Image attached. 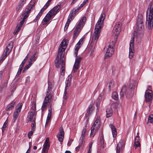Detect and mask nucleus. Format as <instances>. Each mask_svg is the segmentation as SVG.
I'll list each match as a JSON object with an SVG mask.
<instances>
[{
	"label": "nucleus",
	"mask_w": 153,
	"mask_h": 153,
	"mask_svg": "<svg viewBox=\"0 0 153 153\" xmlns=\"http://www.w3.org/2000/svg\"><path fill=\"white\" fill-rule=\"evenodd\" d=\"M105 17L104 13H101L95 26L94 32L91 38V43L92 42L95 44H96L100 37V34L102 24Z\"/></svg>",
	"instance_id": "obj_1"
},
{
	"label": "nucleus",
	"mask_w": 153,
	"mask_h": 153,
	"mask_svg": "<svg viewBox=\"0 0 153 153\" xmlns=\"http://www.w3.org/2000/svg\"><path fill=\"white\" fill-rule=\"evenodd\" d=\"M144 26L143 23L136 24V30H135L133 33V37L131 38L130 41L129 53V57L130 59H132L134 54V39L137 38V35L139 31L144 28Z\"/></svg>",
	"instance_id": "obj_2"
},
{
	"label": "nucleus",
	"mask_w": 153,
	"mask_h": 153,
	"mask_svg": "<svg viewBox=\"0 0 153 153\" xmlns=\"http://www.w3.org/2000/svg\"><path fill=\"white\" fill-rule=\"evenodd\" d=\"M153 25V2H150L147 10L146 26L149 29H151Z\"/></svg>",
	"instance_id": "obj_3"
},
{
	"label": "nucleus",
	"mask_w": 153,
	"mask_h": 153,
	"mask_svg": "<svg viewBox=\"0 0 153 153\" xmlns=\"http://www.w3.org/2000/svg\"><path fill=\"white\" fill-rule=\"evenodd\" d=\"M60 8L59 6H56L51 9L43 19L42 21L43 25L48 24L52 17L55 16L59 12Z\"/></svg>",
	"instance_id": "obj_4"
},
{
	"label": "nucleus",
	"mask_w": 153,
	"mask_h": 153,
	"mask_svg": "<svg viewBox=\"0 0 153 153\" xmlns=\"http://www.w3.org/2000/svg\"><path fill=\"white\" fill-rule=\"evenodd\" d=\"M120 95L121 97L125 96L128 98L132 97L133 95V86L132 85L130 88L128 86L124 85L121 90Z\"/></svg>",
	"instance_id": "obj_5"
},
{
	"label": "nucleus",
	"mask_w": 153,
	"mask_h": 153,
	"mask_svg": "<svg viewBox=\"0 0 153 153\" xmlns=\"http://www.w3.org/2000/svg\"><path fill=\"white\" fill-rule=\"evenodd\" d=\"M31 7H29L28 9L26 10L23 12L21 16V18H22L23 19L20 22L19 24L17 25L16 29L15 30L14 33L18 32L20 30L25 20L28 17L29 14L31 11Z\"/></svg>",
	"instance_id": "obj_6"
},
{
	"label": "nucleus",
	"mask_w": 153,
	"mask_h": 153,
	"mask_svg": "<svg viewBox=\"0 0 153 153\" xmlns=\"http://www.w3.org/2000/svg\"><path fill=\"white\" fill-rule=\"evenodd\" d=\"M100 120V117L98 116L96 120L91 128V133L90 134V137H93L99 129L101 125Z\"/></svg>",
	"instance_id": "obj_7"
},
{
	"label": "nucleus",
	"mask_w": 153,
	"mask_h": 153,
	"mask_svg": "<svg viewBox=\"0 0 153 153\" xmlns=\"http://www.w3.org/2000/svg\"><path fill=\"white\" fill-rule=\"evenodd\" d=\"M64 60V57H57L55 62L56 67L58 68H61L60 72L62 76L64 75L65 72Z\"/></svg>",
	"instance_id": "obj_8"
},
{
	"label": "nucleus",
	"mask_w": 153,
	"mask_h": 153,
	"mask_svg": "<svg viewBox=\"0 0 153 153\" xmlns=\"http://www.w3.org/2000/svg\"><path fill=\"white\" fill-rule=\"evenodd\" d=\"M67 40L63 39L61 42L58 48V52L57 57H64L63 53L67 47Z\"/></svg>",
	"instance_id": "obj_9"
},
{
	"label": "nucleus",
	"mask_w": 153,
	"mask_h": 153,
	"mask_svg": "<svg viewBox=\"0 0 153 153\" xmlns=\"http://www.w3.org/2000/svg\"><path fill=\"white\" fill-rule=\"evenodd\" d=\"M52 87L51 83L48 82V89L46 92V97H45L43 104L47 105L48 103H49L51 101L52 97Z\"/></svg>",
	"instance_id": "obj_10"
},
{
	"label": "nucleus",
	"mask_w": 153,
	"mask_h": 153,
	"mask_svg": "<svg viewBox=\"0 0 153 153\" xmlns=\"http://www.w3.org/2000/svg\"><path fill=\"white\" fill-rule=\"evenodd\" d=\"M115 43V41H112L110 43L108 47L105 50L106 52L105 57L107 58L111 56L113 53L114 51V47Z\"/></svg>",
	"instance_id": "obj_11"
},
{
	"label": "nucleus",
	"mask_w": 153,
	"mask_h": 153,
	"mask_svg": "<svg viewBox=\"0 0 153 153\" xmlns=\"http://www.w3.org/2000/svg\"><path fill=\"white\" fill-rule=\"evenodd\" d=\"M151 89V86H149L148 87V90L145 92V97L146 102H150L152 99V91Z\"/></svg>",
	"instance_id": "obj_12"
},
{
	"label": "nucleus",
	"mask_w": 153,
	"mask_h": 153,
	"mask_svg": "<svg viewBox=\"0 0 153 153\" xmlns=\"http://www.w3.org/2000/svg\"><path fill=\"white\" fill-rule=\"evenodd\" d=\"M121 26L122 25L120 22H117L115 24L113 30V33L114 35L117 36L119 35Z\"/></svg>",
	"instance_id": "obj_13"
},
{
	"label": "nucleus",
	"mask_w": 153,
	"mask_h": 153,
	"mask_svg": "<svg viewBox=\"0 0 153 153\" xmlns=\"http://www.w3.org/2000/svg\"><path fill=\"white\" fill-rule=\"evenodd\" d=\"M50 147L49 138H47L46 139L45 143L43 145L41 153H48V150Z\"/></svg>",
	"instance_id": "obj_14"
},
{
	"label": "nucleus",
	"mask_w": 153,
	"mask_h": 153,
	"mask_svg": "<svg viewBox=\"0 0 153 153\" xmlns=\"http://www.w3.org/2000/svg\"><path fill=\"white\" fill-rule=\"evenodd\" d=\"M22 106V103H20L19 104L16 108V111L14 112L13 115V120L14 122H15L17 119V118L18 117V115L21 111Z\"/></svg>",
	"instance_id": "obj_15"
},
{
	"label": "nucleus",
	"mask_w": 153,
	"mask_h": 153,
	"mask_svg": "<svg viewBox=\"0 0 153 153\" xmlns=\"http://www.w3.org/2000/svg\"><path fill=\"white\" fill-rule=\"evenodd\" d=\"M36 108L35 105H33L32 107V109L29 112L28 114L27 117L29 119L30 121H33L34 118H35L34 117V114L36 112Z\"/></svg>",
	"instance_id": "obj_16"
},
{
	"label": "nucleus",
	"mask_w": 153,
	"mask_h": 153,
	"mask_svg": "<svg viewBox=\"0 0 153 153\" xmlns=\"http://www.w3.org/2000/svg\"><path fill=\"white\" fill-rule=\"evenodd\" d=\"M82 59V57L79 56L76 57L73 69V72H75L78 69L79 65Z\"/></svg>",
	"instance_id": "obj_17"
},
{
	"label": "nucleus",
	"mask_w": 153,
	"mask_h": 153,
	"mask_svg": "<svg viewBox=\"0 0 153 153\" xmlns=\"http://www.w3.org/2000/svg\"><path fill=\"white\" fill-rule=\"evenodd\" d=\"M86 21V17L84 16L82 17L78 23L76 28L81 30L85 24Z\"/></svg>",
	"instance_id": "obj_18"
},
{
	"label": "nucleus",
	"mask_w": 153,
	"mask_h": 153,
	"mask_svg": "<svg viewBox=\"0 0 153 153\" xmlns=\"http://www.w3.org/2000/svg\"><path fill=\"white\" fill-rule=\"evenodd\" d=\"M57 137L61 144H62L64 137V132L62 127L60 128V134H57Z\"/></svg>",
	"instance_id": "obj_19"
},
{
	"label": "nucleus",
	"mask_w": 153,
	"mask_h": 153,
	"mask_svg": "<svg viewBox=\"0 0 153 153\" xmlns=\"http://www.w3.org/2000/svg\"><path fill=\"white\" fill-rule=\"evenodd\" d=\"M86 131V128H83L81 136L80 137L79 140L80 143H81V144H82L85 139Z\"/></svg>",
	"instance_id": "obj_20"
},
{
	"label": "nucleus",
	"mask_w": 153,
	"mask_h": 153,
	"mask_svg": "<svg viewBox=\"0 0 153 153\" xmlns=\"http://www.w3.org/2000/svg\"><path fill=\"white\" fill-rule=\"evenodd\" d=\"M94 109L95 108L93 105L91 104L89 106L88 108L87 109V112L85 114V115L87 116H90L94 111Z\"/></svg>",
	"instance_id": "obj_21"
},
{
	"label": "nucleus",
	"mask_w": 153,
	"mask_h": 153,
	"mask_svg": "<svg viewBox=\"0 0 153 153\" xmlns=\"http://www.w3.org/2000/svg\"><path fill=\"white\" fill-rule=\"evenodd\" d=\"M13 42L11 41L6 47L4 51H7L8 53H9L12 50L13 47Z\"/></svg>",
	"instance_id": "obj_22"
},
{
	"label": "nucleus",
	"mask_w": 153,
	"mask_h": 153,
	"mask_svg": "<svg viewBox=\"0 0 153 153\" xmlns=\"http://www.w3.org/2000/svg\"><path fill=\"white\" fill-rule=\"evenodd\" d=\"M16 102L14 100L13 101L10 103L8 105L5 109L7 111H9L12 110L14 108Z\"/></svg>",
	"instance_id": "obj_23"
},
{
	"label": "nucleus",
	"mask_w": 153,
	"mask_h": 153,
	"mask_svg": "<svg viewBox=\"0 0 153 153\" xmlns=\"http://www.w3.org/2000/svg\"><path fill=\"white\" fill-rule=\"evenodd\" d=\"M37 55L38 53L37 52H36L32 56L30 59V61H29V65H32L33 62L36 60V58Z\"/></svg>",
	"instance_id": "obj_24"
},
{
	"label": "nucleus",
	"mask_w": 153,
	"mask_h": 153,
	"mask_svg": "<svg viewBox=\"0 0 153 153\" xmlns=\"http://www.w3.org/2000/svg\"><path fill=\"white\" fill-rule=\"evenodd\" d=\"M110 126L111 129L113 137L114 138H115L117 135L116 129L115 127L112 124H110Z\"/></svg>",
	"instance_id": "obj_25"
},
{
	"label": "nucleus",
	"mask_w": 153,
	"mask_h": 153,
	"mask_svg": "<svg viewBox=\"0 0 153 153\" xmlns=\"http://www.w3.org/2000/svg\"><path fill=\"white\" fill-rule=\"evenodd\" d=\"M106 117L108 118L112 116L113 114V111L111 108H108L106 110Z\"/></svg>",
	"instance_id": "obj_26"
},
{
	"label": "nucleus",
	"mask_w": 153,
	"mask_h": 153,
	"mask_svg": "<svg viewBox=\"0 0 153 153\" xmlns=\"http://www.w3.org/2000/svg\"><path fill=\"white\" fill-rule=\"evenodd\" d=\"M46 9H43V7H42V8L40 12H39V13L38 14V15L36 17L35 19L33 20L34 22H36V21H37L40 18V17L42 16V13L44 12V10Z\"/></svg>",
	"instance_id": "obj_27"
},
{
	"label": "nucleus",
	"mask_w": 153,
	"mask_h": 153,
	"mask_svg": "<svg viewBox=\"0 0 153 153\" xmlns=\"http://www.w3.org/2000/svg\"><path fill=\"white\" fill-rule=\"evenodd\" d=\"M81 30L77 28H76L74 30L73 37L74 38H76L78 36Z\"/></svg>",
	"instance_id": "obj_28"
},
{
	"label": "nucleus",
	"mask_w": 153,
	"mask_h": 153,
	"mask_svg": "<svg viewBox=\"0 0 153 153\" xmlns=\"http://www.w3.org/2000/svg\"><path fill=\"white\" fill-rule=\"evenodd\" d=\"M143 17L141 15H139L138 16V18L137 19V23L139 24H143Z\"/></svg>",
	"instance_id": "obj_29"
},
{
	"label": "nucleus",
	"mask_w": 153,
	"mask_h": 153,
	"mask_svg": "<svg viewBox=\"0 0 153 153\" xmlns=\"http://www.w3.org/2000/svg\"><path fill=\"white\" fill-rule=\"evenodd\" d=\"M75 15L76 13H75L72 11L69 15L68 20L71 22L72 20L73 17L75 16Z\"/></svg>",
	"instance_id": "obj_30"
},
{
	"label": "nucleus",
	"mask_w": 153,
	"mask_h": 153,
	"mask_svg": "<svg viewBox=\"0 0 153 153\" xmlns=\"http://www.w3.org/2000/svg\"><path fill=\"white\" fill-rule=\"evenodd\" d=\"M121 145L122 144L120 143H119L118 144L117 147L116 153H120V151L122 149Z\"/></svg>",
	"instance_id": "obj_31"
},
{
	"label": "nucleus",
	"mask_w": 153,
	"mask_h": 153,
	"mask_svg": "<svg viewBox=\"0 0 153 153\" xmlns=\"http://www.w3.org/2000/svg\"><path fill=\"white\" fill-rule=\"evenodd\" d=\"M8 122L7 121V119L5 121V122H4L2 128V130L3 132L4 130H6V128H7L8 126Z\"/></svg>",
	"instance_id": "obj_32"
},
{
	"label": "nucleus",
	"mask_w": 153,
	"mask_h": 153,
	"mask_svg": "<svg viewBox=\"0 0 153 153\" xmlns=\"http://www.w3.org/2000/svg\"><path fill=\"white\" fill-rule=\"evenodd\" d=\"M8 53L7 52V51H4L2 55V58L1 59V62H2L5 59L6 57L7 54H8Z\"/></svg>",
	"instance_id": "obj_33"
},
{
	"label": "nucleus",
	"mask_w": 153,
	"mask_h": 153,
	"mask_svg": "<svg viewBox=\"0 0 153 153\" xmlns=\"http://www.w3.org/2000/svg\"><path fill=\"white\" fill-rule=\"evenodd\" d=\"M112 98L114 100H117L118 98L117 93L116 92L113 93L112 96Z\"/></svg>",
	"instance_id": "obj_34"
},
{
	"label": "nucleus",
	"mask_w": 153,
	"mask_h": 153,
	"mask_svg": "<svg viewBox=\"0 0 153 153\" xmlns=\"http://www.w3.org/2000/svg\"><path fill=\"white\" fill-rule=\"evenodd\" d=\"M24 0H23L22 1V2L19 4L18 7L16 8V10L18 11L20 8L22 7L24 4Z\"/></svg>",
	"instance_id": "obj_35"
},
{
	"label": "nucleus",
	"mask_w": 153,
	"mask_h": 153,
	"mask_svg": "<svg viewBox=\"0 0 153 153\" xmlns=\"http://www.w3.org/2000/svg\"><path fill=\"white\" fill-rule=\"evenodd\" d=\"M140 142L138 141H135L134 144V146L135 147V149H136L138 147H140Z\"/></svg>",
	"instance_id": "obj_36"
},
{
	"label": "nucleus",
	"mask_w": 153,
	"mask_h": 153,
	"mask_svg": "<svg viewBox=\"0 0 153 153\" xmlns=\"http://www.w3.org/2000/svg\"><path fill=\"white\" fill-rule=\"evenodd\" d=\"M148 121L151 123H153V114H151L149 115L148 118Z\"/></svg>",
	"instance_id": "obj_37"
},
{
	"label": "nucleus",
	"mask_w": 153,
	"mask_h": 153,
	"mask_svg": "<svg viewBox=\"0 0 153 153\" xmlns=\"http://www.w3.org/2000/svg\"><path fill=\"white\" fill-rule=\"evenodd\" d=\"M52 0H48V1H47L45 5L43 7V9H46V8L49 6L50 3L51 1Z\"/></svg>",
	"instance_id": "obj_38"
},
{
	"label": "nucleus",
	"mask_w": 153,
	"mask_h": 153,
	"mask_svg": "<svg viewBox=\"0 0 153 153\" xmlns=\"http://www.w3.org/2000/svg\"><path fill=\"white\" fill-rule=\"evenodd\" d=\"M70 22H71L70 21L67 20V22L66 23V24L65 26V27H64V30H66L67 29Z\"/></svg>",
	"instance_id": "obj_39"
},
{
	"label": "nucleus",
	"mask_w": 153,
	"mask_h": 153,
	"mask_svg": "<svg viewBox=\"0 0 153 153\" xmlns=\"http://www.w3.org/2000/svg\"><path fill=\"white\" fill-rule=\"evenodd\" d=\"M100 141L102 145L104 144V137L103 135H102L100 137Z\"/></svg>",
	"instance_id": "obj_40"
},
{
	"label": "nucleus",
	"mask_w": 153,
	"mask_h": 153,
	"mask_svg": "<svg viewBox=\"0 0 153 153\" xmlns=\"http://www.w3.org/2000/svg\"><path fill=\"white\" fill-rule=\"evenodd\" d=\"M79 142H80L79 141ZM79 143L80 145L76 148V151L77 152L82 147V144H81V143H80V142Z\"/></svg>",
	"instance_id": "obj_41"
},
{
	"label": "nucleus",
	"mask_w": 153,
	"mask_h": 153,
	"mask_svg": "<svg viewBox=\"0 0 153 153\" xmlns=\"http://www.w3.org/2000/svg\"><path fill=\"white\" fill-rule=\"evenodd\" d=\"M48 111V115L51 116L52 114V108L51 105L50 106V108H49Z\"/></svg>",
	"instance_id": "obj_42"
},
{
	"label": "nucleus",
	"mask_w": 153,
	"mask_h": 153,
	"mask_svg": "<svg viewBox=\"0 0 153 153\" xmlns=\"http://www.w3.org/2000/svg\"><path fill=\"white\" fill-rule=\"evenodd\" d=\"M79 45L78 43H77L75 46V51H78L80 48V45Z\"/></svg>",
	"instance_id": "obj_43"
},
{
	"label": "nucleus",
	"mask_w": 153,
	"mask_h": 153,
	"mask_svg": "<svg viewBox=\"0 0 153 153\" xmlns=\"http://www.w3.org/2000/svg\"><path fill=\"white\" fill-rule=\"evenodd\" d=\"M51 117V116H49V115H48L46 122V125H47V124H48V123L49 121L50 120Z\"/></svg>",
	"instance_id": "obj_44"
},
{
	"label": "nucleus",
	"mask_w": 153,
	"mask_h": 153,
	"mask_svg": "<svg viewBox=\"0 0 153 153\" xmlns=\"http://www.w3.org/2000/svg\"><path fill=\"white\" fill-rule=\"evenodd\" d=\"M72 76V75H69L67 78L66 80L68 81V82H71Z\"/></svg>",
	"instance_id": "obj_45"
},
{
	"label": "nucleus",
	"mask_w": 153,
	"mask_h": 153,
	"mask_svg": "<svg viewBox=\"0 0 153 153\" xmlns=\"http://www.w3.org/2000/svg\"><path fill=\"white\" fill-rule=\"evenodd\" d=\"M47 105H45V104H42V111H44L46 108V106Z\"/></svg>",
	"instance_id": "obj_46"
},
{
	"label": "nucleus",
	"mask_w": 153,
	"mask_h": 153,
	"mask_svg": "<svg viewBox=\"0 0 153 153\" xmlns=\"http://www.w3.org/2000/svg\"><path fill=\"white\" fill-rule=\"evenodd\" d=\"M71 82H68V81L66 80V87H65V89L66 88H67L70 85V83Z\"/></svg>",
	"instance_id": "obj_47"
},
{
	"label": "nucleus",
	"mask_w": 153,
	"mask_h": 153,
	"mask_svg": "<svg viewBox=\"0 0 153 153\" xmlns=\"http://www.w3.org/2000/svg\"><path fill=\"white\" fill-rule=\"evenodd\" d=\"M93 142L91 141L89 144V149H92V145L93 143Z\"/></svg>",
	"instance_id": "obj_48"
},
{
	"label": "nucleus",
	"mask_w": 153,
	"mask_h": 153,
	"mask_svg": "<svg viewBox=\"0 0 153 153\" xmlns=\"http://www.w3.org/2000/svg\"><path fill=\"white\" fill-rule=\"evenodd\" d=\"M84 41V40L83 39H80L79 42H78V43L79 45H81L83 44Z\"/></svg>",
	"instance_id": "obj_49"
},
{
	"label": "nucleus",
	"mask_w": 153,
	"mask_h": 153,
	"mask_svg": "<svg viewBox=\"0 0 153 153\" xmlns=\"http://www.w3.org/2000/svg\"><path fill=\"white\" fill-rule=\"evenodd\" d=\"M22 70V69L21 68H19L18 71L17 73L16 76H19L21 74V72Z\"/></svg>",
	"instance_id": "obj_50"
},
{
	"label": "nucleus",
	"mask_w": 153,
	"mask_h": 153,
	"mask_svg": "<svg viewBox=\"0 0 153 153\" xmlns=\"http://www.w3.org/2000/svg\"><path fill=\"white\" fill-rule=\"evenodd\" d=\"M73 141V140L72 139H70L69 140V141H68V144H67L68 146H70L71 145Z\"/></svg>",
	"instance_id": "obj_51"
},
{
	"label": "nucleus",
	"mask_w": 153,
	"mask_h": 153,
	"mask_svg": "<svg viewBox=\"0 0 153 153\" xmlns=\"http://www.w3.org/2000/svg\"><path fill=\"white\" fill-rule=\"evenodd\" d=\"M80 9V7H78L75 10H72L73 11H74L75 13L76 14L78 10Z\"/></svg>",
	"instance_id": "obj_52"
},
{
	"label": "nucleus",
	"mask_w": 153,
	"mask_h": 153,
	"mask_svg": "<svg viewBox=\"0 0 153 153\" xmlns=\"http://www.w3.org/2000/svg\"><path fill=\"white\" fill-rule=\"evenodd\" d=\"M67 94V92L66 91V89H65L64 94V97L63 98L64 100H66L67 98L66 95Z\"/></svg>",
	"instance_id": "obj_53"
},
{
	"label": "nucleus",
	"mask_w": 153,
	"mask_h": 153,
	"mask_svg": "<svg viewBox=\"0 0 153 153\" xmlns=\"http://www.w3.org/2000/svg\"><path fill=\"white\" fill-rule=\"evenodd\" d=\"M135 141H138L139 142H140V137L139 136H136Z\"/></svg>",
	"instance_id": "obj_54"
},
{
	"label": "nucleus",
	"mask_w": 153,
	"mask_h": 153,
	"mask_svg": "<svg viewBox=\"0 0 153 153\" xmlns=\"http://www.w3.org/2000/svg\"><path fill=\"white\" fill-rule=\"evenodd\" d=\"M31 65H29V62H28V64L24 68V71H25V70H26L27 69L29 68H30V66Z\"/></svg>",
	"instance_id": "obj_55"
},
{
	"label": "nucleus",
	"mask_w": 153,
	"mask_h": 153,
	"mask_svg": "<svg viewBox=\"0 0 153 153\" xmlns=\"http://www.w3.org/2000/svg\"><path fill=\"white\" fill-rule=\"evenodd\" d=\"M35 118H34L33 120V121H32V125H31L33 126H35Z\"/></svg>",
	"instance_id": "obj_56"
},
{
	"label": "nucleus",
	"mask_w": 153,
	"mask_h": 153,
	"mask_svg": "<svg viewBox=\"0 0 153 153\" xmlns=\"http://www.w3.org/2000/svg\"><path fill=\"white\" fill-rule=\"evenodd\" d=\"M103 93H101L100 96H99V97H98L97 100H101L102 99V96H103Z\"/></svg>",
	"instance_id": "obj_57"
},
{
	"label": "nucleus",
	"mask_w": 153,
	"mask_h": 153,
	"mask_svg": "<svg viewBox=\"0 0 153 153\" xmlns=\"http://www.w3.org/2000/svg\"><path fill=\"white\" fill-rule=\"evenodd\" d=\"M33 131H31L28 133V136H31L33 135Z\"/></svg>",
	"instance_id": "obj_58"
},
{
	"label": "nucleus",
	"mask_w": 153,
	"mask_h": 153,
	"mask_svg": "<svg viewBox=\"0 0 153 153\" xmlns=\"http://www.w3.org/2000/svg\"><path fill=\"white\" fill-rule=\"evenodd\" d=\"M113 84V82L112 81H111L110 82L109 85V87H110L111 86V85H112Z\"/></svg>",
	"instance_id": "obj_59"
},
{
	"label": "nucleus",
	"mask_w": 153,
	"mask_h": 153,
	"mask_svg": "<svg viewBox=\"0 0 153 153\" xmlns=\"http://www.w3.org/2000/svg\"><path fill=\"white\" fill-rule=\"evenodd\" d=\"M78 0H72V1L71 3V5L73 4H74Z\"/></svg>",
	"instance_id": "obj_60"
},
{
	"label": "nucleus",
	"mask_w": 153,
	"mask_h": 153,
	"mask_svg": "<svg viewBox=\"0 0 153 153\" xmlns=\"http://www.w3.org/2000/svg\"><path fill=\"white\" fill-rule=\"evenodd\" d=\"M88 0H84L83 2V4H85L88 1Z\"/></svg>",
	"instance_id": "obj_61"
},
{
	"label": "nucleus",
	"mask_w": 153,
	"mask_h": 153,
	"mask_svg": "<svg viewBox=\"0 0 153 153\" xmlns=\"http://www.w3.org/2000/svg\"><path fill=\"white\" fill-rule=\"evenodd\" d=\"M2 74L3 72L2 71H0V79H1L2 78Z\"/></svg>",
	"instance_id": "obj_62"
},
{
	"label": "nucleus",
	"mask_w": 153,
	"mask_h": 153,
	"mask_svg": "<svg viewBox=\"0 0 153 153\" xmlns=\"http://www.w3.org/2000/svg\"><path fill=\"white\" fill-rule=\"evenodd\" d=\"M92 151V149H88L87 153H91Z\"/></svg>",
	"instance_id": "obj_63"
},
{
	"label": "nucleus",
	"mask_w": 153,
	"mask_h": 153,
	"mask_svg": "<svg viewBox=\"0 0 153 153\" xmlns=\"http://www.w3.org/2000/svg\"><path fill=\"white\" fill-rule=\"evenodd\" d=\"M65 153H71L69 151L67 150L65 152Z\"/></svg>",
	"instance_id": "obj_64"
}]
</instances>
